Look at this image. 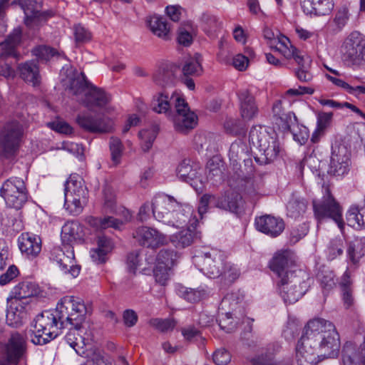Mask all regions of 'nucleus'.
Returning a JSON list of instances; mask_svg holds the SVG:
<instances>
[{"label": "nucleus", "instance_id": "obj_42", "mask_svg": "<svg viewBox=\"0 0 365 365\" xmlns=\"http://www.w3.org/2000/svg\"><path fill=\"white\" fill-rule=\"evenodd\" d=\"M182 73L183 76H199L202 73V67L200 62V56L196 54L189 56L184 61Z\"/></svg>", "mask_w": 365, "mask_h": 365}, {"label": "nucleus", "instance_id": "obj_11", "mask_svg": "<svg viewBox=\"0 0 365 365\" xmlns=\"http://www.w3.org/2000/svg\"><path fill=\"white\" fill-rule=\"evenodd\" d=\"M195 263L200 272L209 278L215 279L222 274L225 264L223 252L217 249H210L194 257Z\"/></svg>", "mask_w": 365, "mask_h": 365}, {"label": "nucleus", "instance_id": "obj_41", "mask_svg": "<svg viewBox=\"0 0 365 365\" xmlns=\"http://www.w3.org/2000/svg\"><path fill=\"white\" fill-rule=\"evenodd\" d=\"M178 294L186 301L195 303L206 298L210 292L206 287L200 286L197 289L180 287L178 290Z\"/></svg>", "mask_w": 365, "mask_h": 365}, {"label": "nucleus", "instance_id": "obj_19", "mask_svg": "<svg viewBox=\"0 0 365 365\" xmlns=\"http://www.w3.org/2000/svg\"><path fill=\"white\" fill-rule=\"evenodd\" d=\"M133 237L140 245L150 248H157L168 243L165 235L145 226L138 227L133 233Z\"/></svg>", "mask_w": 365, "mask_h": 365}, {"label": "nucleus", "instance_id": "obj_45", "mask_svg": "<svg viewBox=\"0 0 365 365\" xmlns=\"http://www.w3.org/2000/svg\"><path fill=\"white\" fill-rule=\"evenodd\" d=\"M307 206V202L304 198L292 195L287 205V215L297 218L305 212Z\"/></svg>", "mask_w": 365, "mask_h": 365}, {"label": "nucleus", "instance_id": "obj_33", "mask_svg": "<svg viewBox=\"0 0 365 365\" xmlns=\"http://www.w3.org/2000/svg\"><path fill=\"white\" fill-rule=\"evenodd\" d=\"M237 95L240 103L242 118L245 120H251L258 112L255 98L247 89L240 90Z\"/></svg>", "mask_w": 365, "mask_h": 365}, {"label": "nucleus", "instance_id": "obj_54", "mask_svg": "<svg viewBox=\"0 0 365 365\" xmlns=\"http://www.w3.org/2000/svg\"><path fill=\"white\" fill-rule=\"evenodd\" d=\"M207 180L212 185H216L222 180L223 173L219 164H215L212 160H210L207 163Z\"/></svg>", "mask_w": 365, "mask_h": 365}, {"label": "nucleus", "instance_id": "obj_20", "mask_svg": "<svg viewBox=\"0 0 365 365\" xmlns=\"http://www.w3.org/2000/svg\"><path fill=\"white\" fill-rule=\"evenodd\" d=\"M349 165V157L345 146L342 145L332 146L329 173L334 175H343L347 173Z\"/></svg>", "mask_w": 365, "mask_h": 365}, {"label": "nucleus", "instance_id": "obj_25", "mask_svg": "<svg viewBox=\"0 0 365 365\" xmlns=\"http://www.w3.org/2000/svg\"><path fill=\"white\" fill-rule=\"evenodd\" d=\"M21 252L29 258H34L41 251V239L33 233H22L18 239Z\"/></svg>", "mask_w": 365, "mask_h": 365}, {"label": "nucleus", "instance_id": "obj_21", "mask_svg": "<svg viewBox=\"0 0 365 365\" xmlns=\"http://www.w3.org/2000/svg\"><path fill=\"white\" fill-rule=\"evenodd\" d=\"M256 229L271 237H277L284 230V222L279 217L272 215H264L255 218Z\"/></svg>", "mask_w": 365, "mask_h": 365}, {"label": "nucleus", "instance_id": "obj_63", "mask_svg": "<svg viewBox=\"0 0 365 365\" xmlns=\"http://www.w3.org/2000/svg\"><path fill=\"white\" fill-rule=\"evenodd\" d=\"M74 36L77 43H84L91 39V34L81 25L74 26Z\"/></svg>", "mask_w": 365, "mask_h": 365}, {"label": "nucleus", "instance_id": "obj_56", "mask_svg": "<svg viewBox=\"0 0 365 365\" xmlns=\"http://www.w3.org/2000/svg\"><path fill=\"white\" fill-rule=\"evenodd\" d=\"M150 324L155 329L161 332H168L172 331L176 326V322L174 319H153L150 321Z\"/></svg>", "mask_w": 365, "mask_h": 365}, {"label": "nucleus", "instance_id": "obj_9", "mask_svg": "<svg viewBox=\"0 0 365 365\" xmlns=\"http://www.w3.org/2000/svg\"><path fill=\"white\" fill-rule=\"evenodd\" d=\"M296 256L289 250L277 252L273 256L269 267L276 275V283L284 284L286 279L297 274L299 269L296 268Z\"/></svg>", "mask_w": 365, "mask_h": 365}, {"label": "nucleus", "instance_id": "obj_5", "mask_svg": "<svg viewBox=\"0 0 365 365\" xmlns=\"http://www.w3.org/2000/svg\"><path fill=\"white\" fill-rule=\"evenodd\" d=\"M68 90L78 101L87 107H102L110 100L108 94L89 83L82 72L73 74L69 80Z\"/></svg>", "mask_w": 365, "mask_h": 365}, {"label": "nucleus", "instance_id": "obj_22", "mask_svg": "<svg viewBox=\"0 0 365 365\" xmlns=\"http://www.w3.org/2000/svg\"><path fill=\"white\" fill-rule=\"evenodd\" d=\"M215 207L240 215L243 212L244 200L238 192L229 190L215 199Z\"/></svg>", "mask_w": 365, "mask_h": 365}, {"label": "nucleus", "instance_id": "obj_49", "mask_svg": "<svg viewBox=\"0 0 365 365\" xmlns=\"http://www.w3.org/2000/svg\"><path fill=\"white\" fill-rule=\"evenodd\" d=\"M158 127L153 125L148 128L143 129L139 132V138L141 140V147L144 152L148 151L158 135Z\"/></svg>", "mask_w": 365, "mask_h": 365}, {"label": "nucleus", "instance_id": "obj_23", "mask_svg": "<svg viewBox=\"0 0 365 365\" xmlns=\"http://www.w3.org/2000/svg\"><path fill=\"white\" fill-rule=\"evenodd\" d=\"M77 123L81 128L92 133H108L113 126L109 118L90 114L78 115Z\"/></svg>", "mask_w": 365, "mask_h": 365}, {"label": "nucleus", "instance_id": "obj_3", "mask_svg": "<svg viewBox=\"0 0 365 365\" xmlns=\"http://www.w3.org/2000/svg\"><path fill=\"white\" fill-rule=\"evenodd\" d=\"M305 327L323 359L339 355V335L331 322L318 318L309 321Z\"/></svg>", "mask_w": 365, "mask_h": 365}, {"label": "nucleus", "instance_id": "obj_52", "mask_svg": "<svg viewBox=\"0 0 365 365\" xmlns=\"http://www.w3.org/2000/svg\"><path fill=\"white\" fill-rule=\"evenodd\" d=\"M83 179L78 175H71L65 183L64 196L66 194H73L87 191Z\"/></svg>", "mask_w": 365, "mask_h": 365}, {"label": "nucleus", "instance_id": "obj_6", "mask_svg": "<svg viewBox=\"0 0 365 365\" xmlns=\"http://www.w3.org/2000/svg\"><path fill=\"white\" fill-rule=\"evenodd\" d=\"M249 138L250 142L259 148L260 156L256 160L261 164L269 163L277 158L280 147L274 130L265 126L255 125L250 131Z\"/></svg>", "mask_w": 365, "mask_h": 365}, {"label": "nucleus", "instance_id": "obj_36", "mask_svg": "<svg viewBox=\"0 0 365 365\" xmlns=\"http://www.w3.org/2000/svg\"><path fill=\"white\" fill-rule=\"evenodd\" d=\"M21 78L26 83L36 86L40 83L39 68L35 61H29L18 66Z\"/></svg>", "mask_w": 365, "mask_h": 365}, {"label": "nucleus", "instance_id": "obj_29", "mask_svg": "<svg viewBox=\"0 0 365 365\" xmlns=\"http://www.w3.org/2000/svg\"><path fill=\"white\" fill-rule=\"evenodd\" d=\"M22 37V29L21 27H16L10 33L4 42H1L2 46L0 52V59L13 57L18 59L19 54L16 51V46L21 42Z\"/></svg>", "mask_w": 365, "mask_h": 365}, {"label": "nucleus", "instance_id": "obj_12", "mask_svg": "<svg viewBox=\"0 0 365 365\" xmlns=\"http://www.w3.org/2000/svg\"><path fill=\"white\" fill-rule=\"evenodd\" d=\"M23 128L17 121L6 123L0 132V157L9 158L15 155L21 139Z\"/></svg>", "mask_w": 365, "mask_h": 365}, {"label": "nucleus", "instance_id": "obj_35", "mask_svg": "<svg viewBox=\"0 0 365 365\" xmlns=\"http://www.w3.org/2000/svg\"><path fill=\"white\" fill-rule=\"evenodd\" d=\"M180 98L178 96L173 95L170 98L163 92L158 93L153 98L151 108L153 111L158 113H166L170 117V112L173 104L175 106V98Z\"/></svg>", "mask_w": 365, "mask_h": 365}, {"label": "nucleus", "instance_id": "obj_60", "mask_svg": "<svg viewBox=\"0 0 365 365\" xmlns=\"http://www.w3.org/2000/svg\"><path fill=\"white\" fill-rule=\"evenodd\" d=\"M232 315V312H228L220 316L219 326L226 332H231L235 328L236 322L233 320Z\"/></svg>", "mask_w": 365, "mask_h": 365}, {"label": "nucleus", "instance_id": "obj_55", "mask_svg": "<svg viewBox=\"0 0 365 365\" xmlns=\"http://www.w3.org/2000/svg\"><path fill=\"white\" fill-rule=\"evenodd\" d=\"M289 131L292 133L294 140L300 145L305 144L309 139V132L308 128L303 125H299L297 121Z\"/></svg>", "mask_w": 365, "mask_h": 365}, {"label": "nucleus", "instance_id": "obj_47", "mask_svg": "<svg viewBox=\"0 0 365 365\" xmlns=\"http://www.w3.org/2000/svg\"><path fill=\"white\" fill-rule=\"evenodd\" d=\"M346 220L348 225L353 227L365 226V207H351L346 213Z\"/></svg>", "mask_w": 365, "mask_h": 365}, {"label": "nucleus", "instance_id": "obj_40", "mask_svg": "<svg viewBox=\"0 0 365 365\" xmlns=\"http://www.w3.org/2000/svg\"><path fill=\"white\" fill-rule=\"evenodd\" d=\"M148 26L151 31L164 40L170 38V29L166 21L159 16H152L148 21Z\"/></svg>", "mask_w": 365, "mask_h": 365}, {"label": "nucleus", "instance_id": "obj_48", "mask_svg": "<svg viewBox=\"0 0 365 365\" xmlns=\"http://www.w3.org/2000/svg\"><path fill=\"white\" fill-rule=\"evenodd\" d=\"M196 171L192 170V166L185 163L182 162L180 163L177 168V175L182 181L189 182L196 190H198L197 187V178Z\"/></svg>", "mask_w": 365, "mask_h": 365}, {"label": "nucleus", "instance_id": "obj_53", "mask_svg": "<svg viewBox=\"0 0 365 365\" xmlns=\"http://www.w3.org/2000/svg\"><path fill=\"white\" fill-rule=\"evenodd\" d=\"M317 279L320 282L324 292H329L336 285L335 276L332 271L322 269L317 274Z\"/></svg>", "mask_w": 365, "mask_h": 365}, {"label": "nucleus", "instance_id": "obj_26", "mask_svg": "<svg viewBox=\"0 0 365 365\" xmlns=\"http://www.w3.org/2000/svg\"><path fill=\"white\" fill-rule=\"evenodd\" d=\"M365 365V342L356 347L352 342H346L342 349L343 365Z\"/></svg>", "mask_w": 365, "mask_h": 365}, {"label": "nucleus", "instance_id": "obj_50", "mask_svg": "<svg viewBox=\"0 0 365 365\" xmlns=\"http://www.w3.org/2000/svg\"><path fill=\"white\" fill-rule=\"evenodd\" d=\"M340 287L341 290L342 299L344 304L346 308H349L354 304V297L352 294L351 289V281L347 272H345L343 275L341 282Z\"/></svg>", "mask_w": 365, "mask_h": 365}, {"label": "nucleus", "instance_id": "obj_64", "mask_svg": "<svg viewBox=\"0 0 365 365\" xmlns=\"http://www.w3.org/2000/svg\"><path fill=\"white\" fill-rule=\"evenodd\" d=\"M252 365H284L274 360L272 354H261L252 358L250 361Z\"/></svg>", "mask_w": 365, "mask_h": 365}, {"label": "nucleus", "instance_id": "obj_31", "mask_svg": "<svg viewBox=\"0 0 365 365\" xmlns=\"http://www.w3.org/2000/svg\"><path fill=\"white\" fill-rule=\"evenodd\" d=\"M83 239V230L81 224L76 221L65 223L61 230L62 242L73 246L75 243H81Z\"/></svg>", "mask_w": 365, "mask_h": 365}, {"label": "nucleus", "instance_id": "obj_4", "mask_svg": "<svg viewBox=\"0 0 365 365\" xmlns=\"http://www.w3.org/2000/svg\"><path fill=\"white\" fill-rule=\"evenodd\" d=\"M263 36L271 47L275 45L276 50L287 59L293 58L295 61L298 65V68L295 70V75L300 81L308 82L312 79V74L309 71L312 60L309 56L292 46L287 38L283 36L279 38L268 27L264 29Z\"/></svg>", "mask_w": 365, "mask_h": 365}, {"label": "nucleus", "instance_id": "obj_27", "mask_svg": "<svg viewBox=\"0 0 365 365\" xmlns=\"http://www.w3.org/2000/svg\"><path fill=\"white\" fill-rule=\"evenodd\" d=\"M273 120L279 129L282 131H289L297 123V118L293 112L284 113L282 103L277 101L272 106Z\"/></svg>", "mask_w": 365, "mask_h": 365}, {"label": "nucleus", "instance_id": "obj_43", "mask_svg": "<svg viewBox=\"0 0 365 365\" xmlns=\"http://www.w3.org/2000/svg\"><path fill=\"white\" fill-rule=\"evenodd\" d=\"M87 222L96 230H102L108 227L118 229L122 225L120 220L110 216L103 218L91 216L87 218Z\"/></svg>", "mask_w": 365, "mask_h": 365}, {"label": "nucleus", "instance_id": "obj_13", "mask_svg": "<svg viewBox=\"0 0 365 365\" xmlns=\"http://www.w3.org/2000/svg\"><path fill=\"white\" fill-rule=\"evenodd\" d=\"M314 214L319 222L327 218L332 219L342 230L344 223L341 216V209L330 194L329 189H326V195L320 202H313Z\"/></svg>", "mask_w": 365, "mask_h": 365}, {"label": "nucleus", "instance_id": "obj_15", "mask_svg": "<svg viewBox=\"0 0 365 365\" xmlns=\"http://www.w3.org/2000/svg\"><path fill=\"white\" fill-rule=\"evenodd\" d=\"M1 195L9 207L19 209L27 199L24 182L19 178L7 180L1 187Z\"/></svg>", "mask_w": 365, "mask_h": 365}, {"label": "nucleus", "instance_id": "obj_1", "mask_svg": "<svg viewBox=\"0 0 365 365\" xmlns=\"http://www.w3.org/2000/svg\"><path fill=\"white\" fill-rule=\"evenodd\" d=\"M84 302L78 297L66 296L53 310H46L38 314L34 319L31 342L44 345L61 334V330L68 329L65 336L66 341L76 352L83 356L85 339L82 336V324L88 313Z\"/></svg>", "mask_w": 365, "mask_h": 365}, {"label": "nucleus", "instance_id": "obj_62", "mask_svg": "<svg viewBox=\"0 0 365 365\" xmlns=\"http://www.w3.org/2000/svg\"><path fill=\"white\" fill-rule=\"evenodd\" d=\"M172 268L156 264L154 269L155 281L161 285H165L169 279V272Z\"/></svg>", "mask_w": 365, "mask_h": 365}, {"label": "nucleus", "instance_id": "obj_32", "mask_svg": "<svg viewBox=\"0 0 365 365\" xmlns=\"http://www.w3.org/2000/svg\"><path fill=\"white\" fill-rule=\"evenodd\" d=\"M301 6L307 14L324 16L332 11L334 2L333 0H301Z\"/></svg>", "mask_w": 365, "mask_h": 365}, {"label": "nucleus", "instance_id": "obj_57", "mask_svg": "<svg viewBox=\"0 0 365 365\" xmlns=\"http://www.w3.org/2000/svg\"><path fill=\"white\" fill-rule=\"evenodd\" d=\"M240 274V270L235 265L225 262L222 274L220 277L228 283H232L239 277Z\"/></svg>", "mask_w": 365, "mask_h": 365}, {"label": "nucleus", "instance_id": "obj_39", "mask_svg": "<svg viewBox=\"0 0 365 365\" xmlns=\"http://www.w3.org/2000/svg\"><path fill=\"white\" fill-rule=\"evenodd\" d=\"M98 247L91 250V257L96 264H103L106 261L107 254L112 250V243L109 238L102 236L98 238Z\"/></svg>", "mask_w": 365, "mask_h": 365}, {"label": "nucleus", "instance_id": "obj_38", "mask_svg": "<svg viewBox=\"0 0 365 365\" xmlns=\"http://www.w3.org/2000/svg\"><path fill=\"white\" fill-rule=\"evenodd\" d=\"M249 149L247 144L242 140H236L233 142L229 150L228 157L230 163L237 167L240 164L241 161H245L248 157Z\"/></svg>", "mask_w": 365, "mask_h": 365}, {"label": "nucleus", "instance_id": "obj_24", "mask_svg": "<svg viewBox=\"0 0 365 365\" xmlns=\"http://www.w3.org/2000/svg\"><path fill=\"white\" fill-rule=\"evenodd\" d=\"M30 304L26 301L12 300L6 314V323L12 327H19L27 317Z\"/></svg>", "mask_w": 365, "mask_h": 365}, {"label": "nucleus", "instance_id": "obj_59", "mask_svg": "<svg viewBox=\"0 0 365 365\" xmlns=\"http://www.w3.org/2000/svg\"><path fill=\"white\" fill-rule=\"evenodd\" d=\"M344 240L341 238L332 240L328 247V256L330 259H335L343 253Z\"/></svg>", "mask_w": 365, "mask_h": 365}, {"label": "nucleus", "instance_id": "obj_17", "mask_svg": "<svg viewBox=\"0 0 365 365\" xmlns=\"http://www.w3.org/2000/svg\"><path fill=\"white\" fill-rule=\"evenodd\" d=\"M175 100V113L170 117L176 130L185 133L193 129L197 123V115L190 110L187 103L182 98Z\"/></svg>", "mask_w": 365, "mask_h": 365}, {"label": "nucleus", "instance_id": "obj_37", "mask_svg": "<svg viewBox=\"0 0 365 365\" xmlns=\"http://www.w3.org/2000/svg\"><path fill=\"white\" fill-rule=\"evenodd\" d=\"M38 292V287L31 282H22L15 286L12 291L13 300L26 301L30 304V299Z\"/></svg>", "mask_w": 365, "mask_h": 365}, {"label": "nucleus", "instance_id": "obj_61", "mask_svg": "<svg viewBox=\"0 0 365 365\" xmlns=\"http://www.w3.org/2000/svg\"><path fill=\"white\" fill-rule=\"evenodd\" d=\"M201 20L205 24V29L207 30L209 32L215 31L221 26V22L213 15L203 14Z\"/></svg>", "mask_w": 365, "mask_h": 365}, {"label": "nucleus", "instance_id": "obj_16", "mask_svg": "<svg viewBox=\"0 0 365 365\" xmlns=\"http://www.w3.org/2000/svg\"><path fill=\"white\" fill-rule=\"evenodd\" d=\"M50 259L56 262L64 273H70L73 277H76L80 273V266L74 264L73 246L63 243L62 247H53L51 251Z\"/></svg>", "mask_w": 365, "mask_h": 365}, {"label": "nucleus", "instance_id": "obj_10", "mask_svg": "<svg viewBox=\"0 0 365 365\" xmlns=\"http://www.w3.org/2000/svg\"><path fill=\"white\" fill-rule=\"evenodd\" d=\"M279 294L285 303L293 304L297 302L308 290L309 277L303 270H299L297 274L292 275L285 279V283H277Z\"/></svg>", "mask_w": 365, "mask_h": 365}, {"label": "nucleus", "instance_id": "obj_30", "mask_svg": "<svg viewBox=\"0 0 365 365\" xmlns=\"http://www.w3.org/2000/svg\"><path fill=\"white\" fill-rule=\"evenodd\" d=\"M197 221L192 225L187 222L185 225H189L187 229L182 230L178 233L170 235V241L176 248L183 249L190 246L196 239L199 237L195 231V226Z\"/></svg>", "mask_w": 365, "mask_h": 365}, {"label": "nucleus", "instance_id": "obj_18", "mask_svg": "<svg viewBox=\"0 0 365 365\" xmlns=\"http://www.w3.org/2000/svg\"><path fill=\"white\" fill-rule=\"evenodd\" d=\"M21 8L25 14L24 24L30 29H38L46 20L41 11L42 0H21Z\"/></svg>", "mask_w": 365, "mask_h": 365}, {"label": "nucleus", "instance_id": "obj_7", "mask_svg": "<svg viewBox=\"0 0 365 365\" xmlns=\"http://www.w3.org/2000/svg\"><path fill=\"white\" fill-rule=\"evenodd\" d=\"M341 54L342 61L349 67L365 65V36L352 32L344 41Z\"/></svg>", "mask_w": 365, "mask_h": 365}, {"label": "nucleus", "instance_id": "obj_8", "mask_svg": "<svg viewBox=\"0 0 365 365\" xmlns=\"http://www.w3.org/2000/svg\"><path fill=\"white\" fill-rule=\"evenodd\" d=\"M4 360H0V365H18L25 360L28 352L26 336L18 331L11 332L3 346Z\"/></svg>", "mask_w": 365, "mask_h": 365}, {"label": "nucleus", "instance_id": "obj_28", "mask_svg": "<svg viewBox=\"0 0 365 365\" xmlns=\"http://www.w3.org/2000/svg\"><path fill=\"white\" fill-rule=\"evenodd\" d=\"M180 68L175 65H165L158 68L153 76L154 82L163 88H170L176 83Z\"/></svg>", "mask_w": 365, "mask_h": 365}, {"label": "nucleus", "instance_id": "obj_51", "mask_svg": "<svg viewBox=\"0 0 365 365\" xmlns=\"http://www.w3.org/2000/svg\"><path fill=\"white\" fill-rule=\"evenodd\" d=\"M32 53L38 59L45 61L50 60L52 57L56 56L58 58L64 56L63 53H61L56 49L46 45H40L35 47L32 50Z\"/></svg>", "mask_w": 365, "mask_h": 365}, {"label": "nucleus", "instance_id": "obj_14", "mask_svg": "<svg viewBox=\"0 0 365 365\" xmlns=\"http://www.w3.org/2000/svg\"><path fill=\"white\" fill-rule=\"evenodd\" d=\"M312 339L305 327L304 333L296 346L295 357L298 365H317L322 360V356Z\"/></svg>", "mask_w": 365, "mask_h": 365}, {"label": "nucleus", "instance_id": "obj_44", "mask_svg": "<svg viewBox=\"0 0 365 365\" xmlns=\"http://www.w3.org/2000/svg\"><path fill=\"white\" fill-rule=\"evenodd\" d=\"M347 255L349 259L356 264L365 255V237H356L349 244Z\"/></svg>", "mask_w": 365, "mask_h": 365}, {"label": "nucleus", "instance_id": "obj_58", "mask_svg": "<svg viewBox=\"0 0 365 365\" xmlns=\"http://www.w3.org/2000/svg\"><path fill=\"white\" fill-rule=\"evenodd\" d=\"M110 150L113 162L115 164H118L123 151V145L120 140L117 138H111L110 140Z\"/></svg>", "mask_w": 365, "mask_h": 365}, {"label": "nucleus", "instance_id": "obj_2", "mask_svg": "<svg viewBox=\"0 0 365 365\" xmlns=\"http://www.w3.org/2000/svg\"><path fill=\"white\" fill-rule=\"evenodd\" d=\"M152 212L158 221L176 228L183 227L187 222L192 225L197 222L195 217H192V209L190 206L165 194L153 197Z\"/></svg>", "mask_w": 365, "mask_h": 365}, {"label": "nucleus", "instance_id": "obj_46", "mask_svg": "<svg viewBox=\"0 0 365 365\" xmlns=\"http://www.w3.org/2000/svg\"><path fill=\"white\" fill-rule=\"evenodd\" d=\"M180 255L173 249H162L158 252L156 262L158 264L173 268L178 264Z\"/></svg>", "mask_w": 365, "mask_h": 365}, {"label": "nucleus", "instance_id": "obj_34", "mask_svg": "<svg viewBox=\"0 0 365 365\" xmlns=\"http://www.w3.org/2000/svg\"><path fill=\"white\" fill-rule=\"evenodd\" d=\"M88 197V190L76 194L74 191L73 194H66L64 207L71 214L78 215L83 211Z\"/></svg>", "mask_w": 365, "mask_h": 365}]
</instances>
